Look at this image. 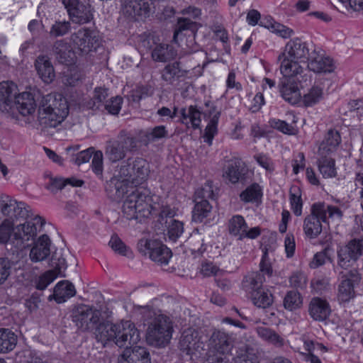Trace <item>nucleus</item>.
<instances>
[{"label": "nucleus", "instance_id": "obj_1", "mask_svg": "<svg viewBox=\"0 0 363 363\" xmlns=\"http://www.w3.org/2000/svg\"><path fill=\"white\" fill-rule=\"evenodd\" d=\"M133 158L129 157L124 160L119 169L118 176L123 182L116 185V196L117 199L124 198L122 206L123 216L128 220L147 218L151 214L150 199L145 190L128 187L124 181L133 182Z\"/></svg>", "mask_w": 363, "mask_h": 363}, {"label": "nucleus", "instance_id": "obj_2", "mask_svg": "<svg viewBox=\"0 0 363 363\" xmlns=\"http://www.w3.org/2000/svg\"><path fill=\"white\" fill-rule=\"evenodd\" d=\"M141 313L147 320L154 318L147 330V342L155 347H164L172 338L173 328L169 318L163 314H156L149 306H140Z\"/></svg>", "mask_w": 363, "mask_h": 363}, {"label": "nucleus", "instance_id": "obj_3", "mask_svg": "<svg viewBox=\"0 0 363 363\" xmlns=\"http://www.w3.org/2000/svg\"><path fill=\"white\" fill-rule=\"evenodd\" d=\"M306 43L299 38L289 40L284 52L279 55L280 71L284 76H297L303 72L301 63L305 64L309 55Z\"/></svg>", "mask_w": 363, "mask_h": 363}, {"label": "nucleus", "instance_id": "obj_4", "mask_svg": "<svg viewBox=\"0 0 363 363\" xmlns=\"http://www.w3.org/2000/svg\"><path fill=\"white\" fill-rule=\"evenodd\" d=\"M16 86L11 82H3L0 86V92L4 101L0 102V110L6 113H14V109L23 116L35 111L36 104L33 94L25 91L16 95Z\"/></svg>", "mask_w": 363, "mask_h": 363}, {"label": "nucleus", "instance_id": "obj_5", "mask_svg": "<svg viewBox=\"0 0 363 363\" xmlns=\"http://www.w3.org/2000/svg\"><path fill=\"white\" fill-rule=\"evenodd\" d=\"M342 216L343 213L337 206L321 202L315 203L311 206V214L304 220L305 234L310 238H315L322 232V222L329 223L330 219L338 222Z\"/></svg>", "mask_w": 363, "mask_h": 363}, {"label": "nucleus", "instance_id": "obj_6", "mask_svg": "<svg viewBox=\"0 0 363 363\" xmlns=\"http://www.w3.org/2000/svg\"><path fill=\"white\" fill-rule=\"evenodd\" d=\"M137 150V139L125 130H121L117 137L106 142L104 153L111 163L123 160L128 152Z\"/></svg>", "mask_w": 363, "mask_h": 363}, {"label": "nucleus", "instance_id": "obj_7", "mask_svg": "<svg viewBox=\"0 0 363 363\" xmlns=\"http://www.w3.org/2000/svg\"><path fill=\"white\" fill-rule=\"evenodd\" d=\"M68 113L67 101L62 94L52 93L47 95V126L55 128Z\"/></svg>", "mask_w": 363, "mask_h": 363}, {"label": "nucleus", "instance_id": "obj_8", "mask_svg": "<svg viewBox=\"0 0 363 363\" xmlns=\"http://www.w3.org/2000/svg\"><path fill=\"white\" fill-rule=\"evenodd\" d=\"M100 316L99 310L85 304L75 306L72 312V321L82 332L92 330L99 322Z\"/></svg>", "mask_w": 363, "mask_h": 363}, {"label": "nucleus", "instance_id": "obj_9", "mask_svg": "<svg viewBox=\"0 0 363 363\" xmlns=\"http://www.w3.org/2000/svg\"><path fill=\"white\" fill-rule=\"evenodd\" d=\"M47 262L50 269H47V286L58 277H65L63 271L66 268V261L62 256V250L52 245L47 235Z\"/></svg>", "mask_w": 363, "mask_h": 363}, {"label": "nucleus", "instance_id": "obj_10", "mask_svg": "<svg viewBox=\"0 0 363 363\" xmlns=\"http://www.w3.org/2000/svg\"><path fill=\"white\" fill-rule=\"evenodd\" d=\"M138 250L159 264H167L172 257V251L157 240L141 239L138 243Z\"/></svg>", "mask_w": 363, "mask_h": 363}, {"label": "nucleus", "instance_id": "obj_11", "mask_svg": "<svg viewBox=\"0 0 363 363\" xmlns=\"http://www.w3.org/2000/svg\"><path fill=\"white\" fill-rule=\"evenodd\" d=\"M116 327L117 330H116V335H113L114 340L112 341V345H115L119 347L128 349L140 341V332L131 321H122L120 323H116Z\"/></svg>", "mask_w": 363, "mask_h": 363}, {"label": "nucleus", "instance_id": "obj_12", "mask_svg": "<svg viewBox=\"0 0 363 363\" xmlns=\"http://www.w3.org/2000/svg\"><path fill=\"white\" fill-rule=\"evenodd\" d=\"M70 40L82 55L96 51L100 45L99 35L88 28H81L72 33Z\"/></svg>", "mask_w": 363, "mask_h": 363}, {"label": "nucleus", "instance_id": "obj_13", "mask_svg": "<svg viewBox=\"0 0 363 363\" xmlns=\"http://www.w3.org/2000/svg\"><path fill=\"white\" fill-rule=\"evenodd\" d=\"M363 254V239H353L337 251L338 265L344 269L352 266Z\"/></svg>", "mask_w": 363, "mask_h": 363}, {"label": "nucleus", "instance_id": "obj_14", "mask_svg": "<svg viewBox=\"0 0 363 363\" xmlns=\"http://www.w3.org/2000/svg\"><path fill=\"white\" fill-rule=\"evenodd\" d=\"M123 12L126 16L135 21L148 18L152 12L151 0H124Z\"/></svg>", "mask_w": 363, "mask_h": 363}, {"label": "nucleus", "instance_id": "obj_15", "mask_svg": "<svg viewBox=\"0 0 363 363\" xmlns=\"http://www.w3.org/2000/svg\"><path fill=\"white\" fill-rule=\"evenodd\" d=\"M228 228L231 235L240 240L244 238L255 239L261 233L259 227L249 228L244 218L240 215L233 216L229 220Z\"/></svg>", "mask_w": 363, "mask_h": 363}, {"label": "nucleus", "instance_id": "obj_16", "mask_svg": "<svg viewBox=\"0 0 363 363\" xmlns=\"http://www.w3.org/2000/svg\"><path fill=\"white\" fill-rule=\"evenodd\" d=\"M69 16L74 23L83 24L92 18L91 6L78 0H62Z\"/></svg>", "mask_w": 363, "mask_h": 363}, {"label": "nucleus", "instance_id": "obj_17", "mask_svg": "<svg viewBox=\"0 0 363 363\" xmlns=\"http://www.w3.org/2000/svg\"><path fill=\"white\" fill-rule=\"evenodd\" d=\"M25 203L17 202L6 194L0 195V210L9 220L28 216V210Z\"/></svg>", "mask_w": 363, "mask_h": 363}, {"label": "nucleus", "instance_id": "obj_18", "mask_svg": "<svg viewBox=\"0 0 363 363\" xmlns=\"http://www.w3.org/2000/svg\"><path fill=\"white\" fill-rule=\"evenodd\" d=\"M203 346L197 330L189 328L183 331L179 342V348L182 354L191 356L200 348L203 349Z\"/></svg>", "mask_w": 363, "mask_h": 363}, {"label": "nucleus", "instance_id": "obj_19", "mask_svg": "<svg viewBox=\"0 0 363 363\" xmlns=\"http://www.w3.org/2000/svg\"><path fill=\"white\" fill-rule=\"evenodd\" d=\"M44 224L41 217L36 216L23 224L17 225L14 232V238L22 241H28L36 236Z\"/></svg>", "mask_w": 363, "mask_h": 363}, {"label": "nucleus", "instance_id": "obj_20", "mask_svg": "<svg viewBox=\"0 0 363 363\" xmlns=\"http://www.w3.org/2000/svg\"><path fill=\"white\" fill-rule=\"evenodd\" d=\"M296 76H284L279 84V89L283 99L292 104H297L301 99V93L298 83L295 80Z\"/></svg>", "mask_w": 363, "mask_h": 363}, {"label": "nucleus", "instance_id": "obj_21", "mask_svg": "<svg viewBox=\"0 0 363 363\" xmlns=\"http://www.w3.org/2000/svg\"><path fill=\"white\" fill-rule=\"evenodd\" d=\"M361 277L356 270L350 271L339 285L338 300L340 302H348L355 296L354 286L359 281Z\"/></svg>", "mask_w": 363, "mask_h": 363}, {"label": "nucleus", "instance_id": "obj_22", "mask_svg": "<svg viewBox=\"0 0 363 363\" xmlns=\"http://www.w3.org/2000/svg\"><path fill=\"white\" fill-rule=\"evenodd\" d=\"M206 347H211L228 354L233 347V341L229 334L215 329L206 342Z\"/></svg>", "mask_w": 363, "mask_h": 363}, {"label": "nucleus", "instance_id": "obj_23", "mask_svg": "<svg viewBox=\"0 0 363 363\" xmlns=\"http://www.w3.org/2000/svg\"><path fill=\"white\" fill-rule=\"evenodd\" d=\"M208 110H205L203 115L210 118V121L205 129V142L211 144L214 135L217 133V125L220 118V112L211 101H206L204 104Z\"/></svg>", "mask_w": 363, "mask_h": 363}, {"label": "nucleus", "instance_id": "obj_24", "mask_svg": "<svg viewBox=\"0 0 363 363\" xmlns=\"http://www.w3.org/2000/svg\"><path fill=\"white\" fill-rule=\"evenodd\" d=\"M57 60L62 64L74 65L77 62V55L71 45L64 40H57L52 48Z\"/></svg>", "mask_w": 363, "mask_h": 363}, {"label": "nucleus", "instance_id": "obj_25", "mask_svg": "<svg viewBox=\"0 0 363 363\" xmlns=\"http://www.w3.org/2000/svg\"><path fill=\"white\" fill-rule=\"evenodd\" d=\"M308 67L315 73L331 72L334 69L333 60L313 50L308 59Z\"/></svg>", "mask_w": 363, "mask_h": 363}, {"label": "nucleus", "instance_id": "obj_26", "mask_svg": "<svg viewBox=\"0 0 363 363\" xmlns=\"http://www.w3.org/2000/svg\"><path fill=\"white\" fill-rule=\"evenodd\" d=\"M187 71L182 69L178 61L167 64L161 71L162 80L171 85H178L184 80Z\"/></svg>", "mask_w": 363, "mask_h": 363}, {"label": "nucleus", "instance_id": "obj_27", "mask_svg": "<svg viewBox=\"0 0 363 363\" xmlns=\"http://www.w3.org/2000/svg\"><path fill=\"white\" fill-rule=\"evenodd\" d=\"M331 312L328 302L319 297L313 298L308 305L309 315L315 321L325 320Z\"/></svg>", "mask_w": 363, "mask_h": 363}, {"label": "nucleus", "instance_id": "obj_28", "mask_svg": "<svg viewBox=\"0 0 363 363\" xmlns=\"http://www.w3.org/2000/svg\"><path fill=\"white\" fill-rule=\"evenodd\" d=\"M76 294L74 286L68 281H61L54 288L53 294L48 296V301L62 303Z\"/></svg>", "mask_w": 363, "mask_h": 363}, {"label": "nucleus", "instance_id": "obj_29", "mask_svg": "<svg viewBox=\"0 0 363 363\" xmlns=\"http://www.w3.org/2000/svg\"><path fill=\"white\" fill-rule=\"evenodd\" d=\"M116 330H117L116 324L109 322L99 323L95 328V338L104 347L112 345Z\"/></svg>", "mask_w": 363, "mask_h": 363}, {"label": "nucleus", "instance_id": "obj_30", "mask_svg": "<svg viewBox=\"0 0 363 363\" xmlns=\"http://www.w3.org/2000/svg\"><path fill=\"white\" fill-rule=\"evenodd\" d=\"M177 51L171 45L160 43L152 48L151 56L154 61L166 62L175 58Z\"/></svg>", "mask_w": 363, "mask_h": 363}, {"label": "nucleus", "instance_id": "obj_31", "mask_svg": "<svg viewBox=\"0 0 363 363\" xmlns=\"http://www.w3.org/2000/svg\"><path fill=\"white\" fill-rule=\"evenodd\" d=\"M182 123L188 128L189 125L196 130L200 128L201 122V111L196 106H189L188 108H182L180 111Z\"/></svg>", "mask_w": 363, "mask_h": 363}, {"label": "nucleus", "instance_id": "obj_32", "mask_svg": "<svg viewBox=\"0 0 363 363\" xmlns=\"http://www.w3.org/2000/svg\"><path fill=\"white\" fill-rule=\"evenodd\" d=\"M168 137V131L164 125H157L148 128L140 133V140L144 145L159 141Z\"/></svg>", "mask_w": 363, "mask_h": 363}, {"label": "nucleus", "instance_id": "obj_33", "mask_svg": "<svg viewBox=\"0 0 363 363\" xmlns=\"http://www.w3.org/2000/svg\"><path fill=\"white\" fill-rule=\"evenodd\" d=\"M133 184H142L149 176L150 167L147 161L142 157L133 159Z\"/></svg>", "mask_w": 363, "mask_h": 363}, {"label": "nucleus", "instance_id": "obj_34", "mask_svg": "<svg viewBox=\"0 0 363 363\" xmlns=\"http://www.w3.org/2000/svg\"><path fill=\"white\" fill-rule=\"evenodd\" d=\"M265 281V277L259 272H251L245 276L242 281V288L247 292H253L262 289V284Z\"/></svg>", "mask_w": 363, "mask_h": 363}, {"label": "nucleus", "instance_id": "obj_35", "mask_svg": "<svg viewBox=\"0 0 363 363\" xmlns=\"http://www.w3.org/2000/svg\"><path fill=\"white\" fill-rule=\"evenodd\" d=\"M340 142L341 138L339 133L336 130H330L320 145V154L324 155L335 151L340 144Z\"/></svg>", "mask_w": 363, "mask_h": 363}, {"label": "nucleus", "instance_id": "obj_36", "mask_svg": "<svg viewBox=\"0 0 363 363\" xmlns=\"http://www.w3.org/2000/svg\"><path fill=\"white\" fill-rule=\"evenodd\" d=\"M259 26H263L272 33L284 38H290L294 34V30L277 21H275L271 17H267L262 20L259 23Z\"/></svg>", "mask_w": 363, "mask_h": 363}, {"label": "nucleus", "instance_id": "obj_37", "mask_svg": "<svg viewBox=\"0 0 363 363\" xmlns=\"http://www.w3.org/2000/svg\"><path fill=\"white\" fill-rule=\"evenodd\" d=\"M17 343V336L8 328H0V353L12 351Z\"/></svg>", "mask_w": 363, "mask_h": 363}, {"label": "nucleus", "instance_id": "obj_38", "mask_svg": "<svg viewBox=\"0 0 363 363\" xmlns=\"http://www.w3.org/2000/svg\"><path fill=\"white\" fill-rule=\"evenodd\" d=\"M195 206L192 211V219L194 222L201 223L207 218L211 211L212 206L208 200L194 199Z\"/></svg>", "mask_w": 363, "mask_h": 363}, {"label": "nucleus", "instance_id": "obj_39", "mask_svg": "<svg viewBox=\"0 0 363 363\" xmlns=\"http://www.w3.org/2000/svg\"><path fill=\"white\" fill-rule=\"evenodd\" d=\"M252 301L257 307L266 308L272 305L274 296L270 291L260 289L252 294Z\"/></svg>", "mask_w": 363, "mask_h": 363}, {"label": "nucleus", "instance_id": "obj_40", "mask_svg": "<svg viewBox=\"0 0 363 363\" xmlns=\"http://www.w3.org/2000/svg\"><path fill=\"white\" fill-rule=\"evenodd\" d=\"M320 172L325 178H332L337 175L335 161L331 157L321 156L318 160Z\"/></svg>", "mask_w": 363, "mask_h": 363}, {"label": "nucleus", "instance_id": "obj_41", "mask_svg": "<svg viewBox=\"0 0 363 363\" xmlns=\"http://www.w3.org/2000/svg\"><path fill=\"white\" fill-rule=\"evenodd\" d=\"M289 200L293 213L296 216L302 213L303 201L301 199V191L298 186L292 185L289 190Z\"/></svg>", "mask_w": 363, "mask_h": 363}, {"label": "nucleus", "instance_id": "obj_42", "mask_svg": "<svg viewBox=\"0 0 363 363\" xmlns=\"http://www.w3.org/2000/svg\"><path fill=\"white\" fill-rule=\"evenodd\" d=\"M240 164L241 160L238 159L230 161L228 164L224 176L233 184L237 183L243 175Z\"/></svg>", "mask_w": 363, "mask_h": 363}, {"label": "nucleus", "instance_id": "obj_43", "mask_svg": "<svg viewBox=\"0 0 363 363\" xmlns=\"http://www.w3.org/2000/svg\"><path fill=\"white\" fill-rule=\"evenodd\" d=\"M228 354L223 352L207 347L206 352L203 356V363H228Z\"/></svg>", "mask_w": 363, "mask_h": 363}, {"label": "nucleus", "instance_id": "obj_44", "mask_svg": "<svg viewBox=\"0 0 363 363\" xmlns=\"http://www.w3.org/2000/svg\"><path fill=\"white\" fill-rule=\"evenodd\" d=\"M32 262H40L45 259V235H42L35 242L30 252Z\"/></svg>", "mask_w": 363, "mask_h": 363}, {"label": "nucleus", "instance_id": "obj_45", "mask_svg": "<svg viewBox=\"0 0 363 363\" xmlns=\"http://www.w3.org/2000/svg\"><path fill=\"white\" fill-rule=\"evenodd\" d=\"M184 30H190L191 33H195L197 30L196 23L186 18H179L173 36V41L175 43H177L179 35Z\"/></svg>", "mask_w": 363, "mask_h": 363}, {"label": "nucleus", "instance_id": "obj_46", "mask_svg": "<svg viewBox=\"0 0 363 363\" xmlns=\"http://www.w3.org/2000/svg\"><path fill=\"white\" fill-rule=\"evenodd\" d=\"M323 97V89L319 86H313L307 94L303 95V101L305 106H312L319 102Z\"/></svg>", "mask_w": 363, "mask_h": 363}, {"label": "nucleus", "instance_id": "obj_47", "mask_svg": "<svg viewBox=\"0 0 363 363\" xmlns=\"http://www.w3.org/2000/svg\"><path fill=\"white\" fill-rule=\"evenodd\" d=\"M302 305V298L300 294L296 291L287 292L284 298V306L286 310L294 311L299 308Z\"/></svg>", "mask_w": 363, "mask_h": 363}, {"label": "nucleus", "instance_id": "obj_48", "mask_svg": "<svg viewBox=\"0 0 363 363\" xmlns=\"http://www.w3.org/2000/svg\"><path fill=\"white\" fill-rule=\"evenodd\" d=\"M203 236L198 232L194 233L189 240V245L192 254L202 255L206 251Z\"/></svg>", "mask_w": 363, "mask_h": 363}, {"label": "nucleus", "instance_id": "obj_49", "mask_svg": "<svg viewBox=\"0 0 363 363\" xmlns=\"http://www.w3.org/2000/svg\"><path fill=\"white\" fill-rule=\"evenodd\" d=\"M258 335L262 339L276 345H281L283 339L274 330L265 327H258L257 328Z\"/></svg>", "mask_w": 363, "mask_h": 363}, {"label": "nucleus", "instance_id": "obj_50", "mask_svg": "<svg viewBox=\"0 0 363 363\" xmlns=\"http://www.w3.org/2000/svg\"><path fill=\"white\" fill-rule=\"evenodd\" d=\"M153 94V89L149 84L138 85L131 91L130 97L134 102L138 103L141 99Z\"/></svg>", "mask_w": 363, "mask_h": 363}, {"label": "nucleus", "instance_id": "obj_51", "mask_svg": "<svg viewBox=\"0 0 363 363\" xmlns=\"http://www.w3.org/2000/svg\"><path fill=\"white\" fill-rule=\"evenodd\" d=\"M134 363H151L150 353L147 348L135 346L130 350Z\"/></svg>", "mask_w": 363, "mask_h": 363}, {"label": "nucleus", "instance_id": "obj_52", "mask_svg": "<svg viewBox=\"0 0 363 363\" xmlns=\"http://www.w3.org/2000/svg\"><path fill=\"white\" fill-rule=\"evenodd\" d=\"M261 189L258 184H254L243 191L240 197L245 202H252L257 201L261 196Z\"/></svg>", "mask_w": 363, "mask_h": 363}, {"label": "nucleus", "instance_id": "obj_53", "mask_svg": "<svg viewBox=\"0 0 363 363\" xmlns=\"http://www.w3.org/2000/svg\"><path fill=\"white\" fill-rule=\"evenodd\" d=\"M330 248L325 247L323 250L315 254L313 260L310 262L311 268L315 269L323 265L327 260L333 261L330 257Z\"/></svg>", "mask_w": 363, "mask_h": 363}, {"label": "nucleus", "instance_id": "obj_54", "mask_svg": "<svg viewBox=\"0 0 363 363\" xmlns=\"http://www.w3.org/2000/svg\"><path fill=\"white\" fill-rule=\"evenodd\" d=\"M269 125L284 134L294 135L296 130L294 127L284 121H281L277 118H272L269 121Z\"/></svg>", "mask_w": 363, "mask_h": 363}, {"label": "nucleus", "instance_id": "obj_55", "mask_svg": "<svg viewBox=\"0 0 363 363\" xmlns=\"http://www.w3.org/2000/svg\"><path fill=\"white\" fill-rule=\"evenodd\" d=\"M184 232V224L177 220H172L167 229L169 239L175 242Z\"/></svg>", "mask_w": 363, "mask_h": 363}, {"label": "nucleus", "instance_id": "obj_56", "mask_svg": "<svg viewBox=\"0 0 363 363\" xmlns=\"http://www.w3.org/2000/svg\"><path fill=\"white\" fill-rule=\"evenodd\" d=\"M214 193L211 182H207L201 188L196 189L194 194V199L198 200H208L213 199Z\"/></svg>", "mask_w": 363, "mask_h": 363}, {"label": "nucleus", "instance_id": "obj_57", "mask_svg": "<svg viewBox=\"0 0 363 363\" xmlns=\"http://www.w3.org/2000/svg\"><path fill=\"white\" fill-rule=\"evenodd\" d=\"M109 245L111 249L123 256H128L129 248L125 243L118 237V235H113L109 241Z\"/></svg>", "mask_w": 363, "mask_h": 363}, {"label": "nucleus", "instance_id": "obj_58", "mask_svg": "<svg viewBox=\"0 0 363 363\" xmlns=\"http://www.w3.org/2000/svg\"><path fill=\"white\" fill-rule=\"evenodd\" d=\"M70 29V23L68 21H56L50 28V34L53 37L65 35Z\"/></svg>", "mask_w": 363, "mask_h": 363}, {"label": "nucleus", "instance_id": "obj_59", "mask_svg": "<svg viewBox=\"0 0 363 363\" xmlns=\"http://www.w3.org/2000/svg\"><path fill=\"white\" fill-rule=\"evenodd\" d=\"M13 230L12 221L5 219L0 225V243H6L11 238Z\"/></svg>", "mask_w": 363, "mask_h": 363}, {"label": "nucleus", "instance_id": "obj_60", "mask_svg": "<svg viewBox=\"0 0 363 363\" xmlns=\"http://www.w3.org/2000/svg\"><path fill=\"white\" fill-rule=\"evenodd\" d=\"M84 74L77 68L70 69L69 73L66 76L65 84L74 86L82 83Z\"/></svg>", "mask_w": 363, "mask_h": 363}, {"label": "nucleus", "instance_id": "obj_61", "mask_svg": "<svg viewBox=\"0 0 363 363\" xmlns=\"http://www.w3.org/2000/svg\"><path fill=\"white\" fill-rule=\"evenodd\" d=\"M122 102L123 99L121 97H113L110 100L106 101L105 108L109 113L117 115L121 108Z\"/></svg>", "mask_w": 363, "mask_h": 363}, {"label": "nucleus", "instance_id": "obj_62", "mask_svg": "<svg viewBox=\"0 0 363 363\" xmlns=\"http://www.w3.org/2000/svg\"><path fill=\"white\" fill-rule=\"evenodd\" d=\"M92 169L97 175L103 172V152L101 150L94 152L91 162Z\"/></svg>", "mask_w": 363, "mask_h": 363}, {"label": "nucleus", "instance_id": "obj_63", "mask_svg": "<svg viewBox=\"0 0 363 363\" xmlns=\"http://www.w3.org/2000/svg\"><path fill=\"white\" fill-rule=\"evenodd\" d=\"M289 281L293 287L303 288L306 285L307 279L303 273L296 272L290 277Z\"/></svg>", "mask_w": 363, "mask_h": 363}, {"label": "nucleus", "instance_id": "obj_64", "mask_svg": "<svg viewBox=\"0 0 363 363\" xmlns=\"http://www.w3.org/2000/svg\"><path fill=\"white\" fill-rule=\"evenodd\" d=\"M11 273V264L8 259L0 258V284H3Z\"/></svg>", "mask_w": 363, "mask_h": 363}]
</instances>
